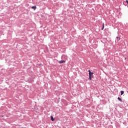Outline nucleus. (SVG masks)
<instances>
[{"mask_svg": "<svg viewBox=\"0 0 128 128\" xmlns=\"http://www.w3.org/2000/svg\"><path fill=\"white\" fill-rule=\"evenodd\" d=\"M89 74V80H92V78H94V72H90V70H88Z\"/></svg>", "mask_w": 128, "mask_h": 128, "instance_id": "nucleus-1", "label": "nucleus"}, {"mask_svg": "<svg viewBox=\"0 0 128 128\" xmlns=\"http://www.w3.org/2000/svg\"><path fill=\"white\" fill-rule=\"evenodd\" d=\"M120 40V38L119 36H117L116 37V42H118V41Z\"/></svg>", "mask_w": 128, "mask_h": 128, "instance_id": "nucleus-2", "label": "nucleus"}, {"mask_svg": "<svg viewBox=\"0 0 128 128\" xmlns=\"http://www.w3.org/2000/svg\"><path fill=\"white\" fill-rule=\"evenodd\" d=\"M64 62H66V61L64 60H62L59 61V64H64Z\"/></svg>", "mask_w": 128, "mask_h": 128, "instance_id": "nucleus-3", "label": "nucleus"}, {"mask_svg": "<svg viewBox=\"0 0 128 128\" xmlns=\"http://www.w3.org/2000/svg\"><path fill=\"white\" fill-rule=\"evenodd\" d=\"M50 119L52 122H54V116H50Z\"/></svg>", "mask_w": 128, "mask_h": 128, "instance_id": "nucleus-4", "label": "nucleus"}, {"mask_svg": "<svg viewBox=\"0 0 128 128\" xmlns=\"http://www.w3.org/2000/svg\"><path fill=\"white\" fill-rule=\"evenodd\" d=\"M124 94V90H122L120 92V96H122Z\"/></svg>", "mask_w": 128, "mask_h": 128, "instance_id": "nucleus-5", "label": "nucleus"}, {"mask_svg": "<svg viewBox=\"0 0 128 128\" xmlns=\"http://www.w3.org/2000/svg\"><path fill=\"white\" fill-rule=\"evenodd\" d=\"M118 100L120 101V102H122V98H120L118 97Z\"/></svg>", "mask_w": 128, "mask_h": 128, "instance_id": "nucleus-6", "label": "nucleus"}, {"mask_svg": "<svg viewBox=\"0 0 128 128\" xmlns=\"http://www.w3.org/2000/svg\"><path fill=\"white\" fill-rule=\"evenodd\" d=\"M104 28V24H102V30Z\"/></svg>", "mask_w": 128, "mask_h": 128, "instance_id": "nucleus-7", "label": "nucleus"}, {"mask_svg": "<svg viewBox=\"0 0 128 128\" xmlns=\"http://www.w3.org/2000/svg\"><path fill=\"white\" fill-rule=\"evenodd\" d=\"M32 8L33 10H36V6H33Z\"/></svg>", "mask_w": 128, "mask_h": 128, "instance_id": "nucleus-8", "label": "nucleus"}]
</instances>
